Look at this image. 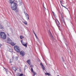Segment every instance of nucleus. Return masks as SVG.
Returning <instances> with one entry per match:
<instances>
[{
    "instance_id": "f257e3e1",
    "label": "nucleus",
    "mask_w": 76,
    "mask_h": 76,
    "mask_svg": "<svg viewBox=\"0 0 76 76\" xmlns=\"http://www.w3.org/2000/svg\"><path fill=\"white\" fill-rule=\"evenodd\" d=\"M0 38L3 39H6V35L4 32H0Z\"/></svg>"
},
{
    "instance_id": "f03ea898",
    "label": "nucleus",
    "mask_w": 76,
    "mask_h": 76,
    "mask_svg": "<svg viewBox=\"0 0 76 76\" xmlns=\"http://www.w3.org/2000/svg\"><path fill=\"white\" fill-rule=\"evenodd\" d=\"M16 4H11V6L12 10H16L17 9V7H16Z\"/></svg>"
},
{
    "instance_id": "7ed1b4c3",
    "label": "nucleus",
    "mask_w": 76,
    "mask_h": 76,
    "mask_svg": "<svg viewBox=\"0 0 76 76\" xmlns=\"http://www.w3.org/2000/svg\"><path fill=\"white\" fill-rule=\"evenodd\" d=\"M14 48L15 50L18 53H19V52L20 51V49H19V47L18 46H15Z\"/></svg>"
},
{
    "instance_id": "20e7f679",
    "label": "nucleus",
    "mask_w": 76,
    "mask_h": 76,
    "mask_svg": "<svg viewBox=\"0 0 76 76\" xmlns=\"http://www.w3.org/2000/svg\"><path fill=\"white\" fill-rule=\"evenodd\" d=\"M55 22L58 28H60V23H59V22L58 21V20H55Z\"/></svg>"
},
{
    "instance_id": "39448f33",
    "label": "nucleus",
    "mask_w": 76,
    "mask_h": 76,
    "mask_svg": "<svg viewBox=\"0 0 76 76\" xmlns=\"http://www.w3.org/2000/svg\"><path fill=\"white\" fill-rule=\"evenodd\" d=\"M49 35H50L52 40H54V37H53V35H52V34H51V31H50L49 32Z\"/></svg>"
},
{
    "instance_id": "423d86ee",
    "label": "nucleus",
    "mask_w": 76,
    "mask_h": 76,
    "mask_svg": "<svg viewBox=\"0 0 76 76\" xmlns=\"http://www.w3.org/2000/svg\"><path fill=\"white\" fill-rule=\"evenodd\" d=\"M20 55L22 56V57H23L25 54V53L24 52V51H22L20 52Z\"/></svg>"
},
{
    "instance_id": "0eeeda50",
    "label": "nucleus",
    "mask_w": 76,
    "mask_h": 76,
    "mask_svg": "<svg viewBox=\"0 0 76 76\" xmlns=\"http://www.w3.org/2000/svg\"><path fill=\"white\" fill-rule=\"evenodd\" d=\"M21 42L22 45H23V46H24L25 47H26H26H27V43H26V44H25V43H23V42H22V40L21 41Z\"/></svg>"
},
{
    "instance_id": "6e6552de",
    "label": "nucleus",
    "mask_w": 76,
    "mask_h": 76,
    "mask_svg": "<svg viewBox=\"0 0 76 76\" xmlns=\"http://www.w3.org/2000/svg\"><path fill=\"white\" fill-rule=\"evenodd\" d=\"M7 42L9 44H11V43H12V40L10 39V38H8L7 39Z\"/></svg>"
},
{
    "instance_id": "1a4fd4ad",
    "label": "nucleus",
    "mask_w": 76,
    "mask_h": 76,
    "mask_svg": "<svg viewBox=\"0 0 76 76\" xmlns=\"http://www.w3.org/2000/svg\"><path fill=\"white\" fill-rule=\"evenodd\" d=\"M40 65L41 66H42L43 70H45V67L44 66V65H43V64H42V63H41Z\"/></svg>"
},
{
    "instance_id": "9d476101",
    "label": "nucleus",
    "mask_w": 76,
    "mask_h": 76,
    "mask_svg": "<svg viewBox=\"0 0 76 76\" xmlns=\"http://www.w3.org/2000/svg\"><path fill=\"white\" fill-rule=\"evenodd\" d=\"M10 3L11 4H16L14 2V1H15V0H10Z\"/></svg>"
},
{
    "instance_id": "9b49d317",
    "label": "nucleus",
    "mask_w": 76,
    "mask_h": 76,
    "mask_svg": "<svg viewBox=\"0 0 76 76\" xmlns=\"http://www.w3.org/2000/svg\"><path fill=\"white\" fill-rule=\"evenodd\" d=\"M12 59H14L15 60H18V57H16L14 58V56L12 57Z\"/></svg>"
},
{
    "instance_id": "f8f14e48",
    "label": "nucleus",
    "mask_w": 76,
    "mask_h": 76,
    "mask_svg": "<svg viewBox=\"0 0 76 76\" xmlns=\"http://www.w3.org/2000/svg\"><path fill=\"white\" fill-rule=\"evenodd\" d=\"M4 29V26L1 24H0V29Z\"/></svg>"
},
{
    "instance_id": "ddd939ff",
    "label": "nucleus",
    "mask_w": 76,
    "mask_h": 76,
    "mask_svg": "<svg viewBox=\"0 0 76 76\" xmlns=\"http://www.w3.org/2000/svg\"><path fill=\"white\" fill-rule=\"evenodd\" d=\"M8 50H9V51H10V52H13V49H12L10 48H9L8 49Z\"/></svg>"
},
{
    "instance_id": "4468645a",
    "label": "nucleus",
    "mask_w": 76,
    "mask_h": 76,
    "mask_svg": "<svg viewBox=\"0 0 76 76\" xmlns=\"http://www.w3.org/2000/svg\"><path fill=\"white\" fill-rule=\"evenodd\" d=\"M30 60L29 59V60H28V61H27V63L28 64H30Z\"/></svg>"
},
{
    "instance_id": "2eb2a0df",
    "label": "nucleus",
    "mask_w": 76,
    "mask_h": 76,
    "mask_svg": "<svg viewBox=\"0 0 76 76\" xmlns=\"http://www.w3.org/2000/svg\"><path fill=\"white\" fill-rule=\"evenodd\" d=\"M62 22L63 25H65V23H64V20L62 19Z\"/></svg>"
},
{
    "instance_id": "dca6fc26",
    "label": "nucleus",
    "mask_w": 76,
    "mask_h": 76,
    "mask_svg": "<svg viewBox=\"0 0 76 76\" xmlns=\"http://www.w3.org/2000/svg\"><path fill=\"white\" fill-rule=\"evenodd\" d=\"M12 69L15 71V72H16V68L15 67H12Z\"/></svg>"
},
{
    "instance_id": "f3484780",
    "label": "nucleus",
    "mask_w": 76,
    "mask_h": 76,
    "mask_svg": "<svg viewBox=\"0 0 76 76\" xmlns=\"http://www.w3.org/2000/svg\"><path fill=\"white\" fill-rule=\"evenodd\" d=\"M20 39H22V38H24V37H23V36H20Z\"/></svg>"
},
{
    "instance_id": "a211bd4d",
    "label": "nucleus",
    "mask_w": 76,
    "mask_h": 76,
    "mask_svg": "<svg viewBox=\"0 0 76 76\" xmlns=\"http://www.w3.org/2000/svg\"><path fill=\"white\" fill-rule=\"evenodd\" d=\"M11 45L12 46H14V45H15V43H14V42H11Z\"/></svg>"
},
{
    "instance_id": "6ab92c4d",
    "label": "nucleus",
    "mask_w": 76,
    "mask_h": 76,
    "mask_svg": "<svg viewBox=\"0 0 76 76\" xmlns=\"http://www.w3.org/2000/svg\"><path fill=\"white\" fill-rule=\"evenodd\" d=\"M16 13H18L19 12V9H17L15 11Z\"/></svg>"
},
{
    "instance_id": "aec40b11",
    "label": "nucleus",
    "mask_w": 76,
    "mask_h": 76,
    "mask_svg": "<svg viewBox=\"0 0 76 76\" xmlns=\"http://www.w3.org/2000/svg\"><path fill=\"white\" fill-rule=\"evenodd\" d=\"M65 44L66 45V46H68V42H67V41L65 42Z\"/></svg>"
},
{
    "instance_id": "412c9836",
    "label": "nucleus",
    "mask_w": 76,
    "mask_h": 76,
    "mask_svg": "<svg viewBox=\"0 0 76 76\" xmlns=\"http://www.w3.org/2000/svg\"><path fill=\"white\" fill-rule=\"evenodd\" d=\"M28 69V66H27L25 65L24 67L25 70V69Z\"/></svg>"
},
{
    "instance_id": "4be33fe9",
    "label": "nucleus",
    "mask_w": 76,
    "mask_h": 76,
    "mask_svg": "<svg viewBox=\"0 0 76 76\" xmlns=\"http://www.w3.org/2000/svg\"><path fill=\"white\" fill-rule=\"evenodd\" d=\"M61 58L62 59V61H63V62H64L65 61L64 60V58H63V57H62Z\"/></svg>"
},
{
    "instance_id": "5701e85b",
    "label": "nucleus",
    "mask_w": 76,
    "mask_h": 76,
    "mask_svg": "<svg viewBox=\"0 0 76 76\" xmlns=\"http://www.w3.org/2000/svg\"><path fill=\"white\" fill-rule=\"evenodd\" d=\"M31 71L32 72H33V71H34V70L33 69H32V68H31Z\"/></svg>"
},
{
    "instance_id": "b1692460",
    "label": "nucleus",
    "mask_w": 76,
    "mask_h": 76,
    "mask_svg": "<svg viewBox=\"0 0 76 76\" xmlns=\"http://www.w3.org/2000/svg\"><path fill=\"white\" fill-rule=\"evenodd\" d=\"M34 35H35L37 39H38V37H37V35H36V34H35V33H34Z\"/></svg>"
},
{
    "instance_id": "393cba45",
    "label": "nucleus",
    "mask_w": 76,
    "mask_h": 76,
    "mask_svg": "<svg viewBox=\"0 0 76 76\" xmlns=\"http://www.w3.org/2000/svg\"><path fill=\"white\" fill-rule=\"evenodd\" d=\"M23 76V74H21L19 75V76Z\"/></svg>"
},
{
    "instance_id": "a878e982",
    "label": "nucleus",
    "mask_w": 76,
    "mask_h": 76,
    "mask_svg": "<svg viewBox=\"0 0 76 76\" xmlns=\"http://www.w3.org/2000/svg\"><path fill=\"white\" fill-rule=\"evenodd\" d=\"M52 12L54 16H55V13H54L53 11H52Z\"/></svg>"
},
{
    "instance_id": "bb28decb",
    "label": "nucleus",
    "mask_w": 76,
    "mask_h": 76,
    "mask_svg": "<svg viewBox=\"0 0 76 76\" xmlns=\"http://www.w3.org/2000/svg\"><path fill=\"white\" fill-rule=\"evenodd\" d=\"M34 75L35 76L36 75V73H35L34 72H33Z\"/></svg>"
},
{
    "instance_id": "cd10ccee",
    "label": "nucleus",
    "mask_w": 76,
    "mask_h": 76,
    "mask_svg": "<svg viewBox=\"0 0 76 76\" xmlns=\"http://www.w3.org/2000/svg\"><path fill=\"white\" fill-rule=\"evenodd\" d=\"M30 67L31 68H32V67H33V65H31L30 66Z\"/></svg>"
},
{
    "instance_id": "c85d7f7f",
    "label": "nucleus",
    "mask_w": 76,
    "mask_h": 76,
    "mask_svg": "<svg viewBox=\"0 0 76 76\" xmlns=\"http://www.w3.org/2000/svg\"><path fill=\"white\" fill-rule=\"evenodd\" d=\"M46 75H48V76H50V74H49V73H46Z\"/></svg>"
},
{
    "instance_id": "c756f323",
    "label": "nucleus",
    "mask_w": 76,
    "mask_h": 76,
    "mask_svg": "<svg viewBox=\"0 0 76 76\" xmlns=\"http://www.w3.org/2000/svg\"><path fill=\"white\" fill-rule=\"evenodd\" d=\"M22 3L21 2L20 3V5H22Z\"/></svg>"
},
{
    "instance_id": "7c9ffc66",
    "label": "nucleus",
    "mask_w": 76,
    "mask_h": 76,
    "mask_svg": "<svg viewBox=\"0 0 76 76\" xmlns=\"http://www.w3.org/2000/svg\"><path fill=\"white\" fill-rule=\"evenodd\" d=\"M63 7H64L65 8V9H67V8H66V7H65V6H63Z\"/></svg>"
},
{
    "instance_id": "2f4dec72",
    "label": "nucleus",
    "mask_w": 76,
    "mask_h": 76,
    "mask_svg": "<svg viewBox=\"0 0 76 76\" xmlns=\"http://www.w3.org/2000/svg\"><path fill=\"white\" fill-rule=\"evenodd\" d=\"M61 17H62V18H61V20H62V19H63V16H62V14H61Z\"/></svg>"
},
{
    "instance_id": "473e14b6",
    "label": "nucleus",
    "mask_w": 76,
    "mask_h": 76,
    "mask_svg": "<svg viewBox=\"0 0 76 76\" xmlns=\"http://www.w3.org/2000/svg\"><path fill=\"white\" fill-rule=\"evenodd\" d=\"M6 73L7 74V75H8V74H9V73H9V72H7Z\"/></svg>"
},
{
    "instance_id": "72a5a7b5",
    "label": "nucleus",
    "mask_w": 76,
    "mask_h": 76,
    "mask_svg": "<svg viewBox=\"0 0 76 76\" xmlns=\"http://www.w3.org/2000/svg\"><path fill=\"white\" fill-rule=\"evenodd\" d=\"M25 24V25H27V22H25L24 23Z\"/></svg>"
},
{
    "instance_id": "f704fd0d",
    "label": "nucleus",
    "mask_w": 76,
    "mask_h": 76,
    "mask_svg": "<svg viewBox=\"0 0 76 76\" xmlns=\"http://www.w3.org/2000/svg\"><path fill=\"white\" fill-rule=\"evenodd\" d=\"M33 33H34V34H35V33H35V31H33Z\"/></svg>"
},
{
    "instance_id": "c9c22d12",
    "label": "nucleus",
    "mask_w": 76,
    "mask_h": 76,
    "mask_svg": "<svg viewBox=\"0 0 76 76\" xmlns=\"http://www.w3.org/2000/svg\"><path fill=\"white\" fill-rule=\"evenodd\" d=\"M60 3L61 4V3H62V1H60Z\"/></svg>"
},
{
    "instance_id": "e433bc0d",
    "label": "nucleus",
    "mask_w": 76,
    "mask_h": 76,
    "mask_svg": "<svg viewBox=\"0 0 76 76\" xmlns=\"http://www.w3.org/2000/svg\"><path fill=\"white\" fill-rule=\"evenodd\" d=\"M61 4L62 5V6H63H63H64L63 5V4Z\"/></svg>"
},
{
    "instance_id": "4c0bfd02",
    "label": "nucleus",
    "mask_w": 76,
    "mask_h": 76,
    "mask_svg": "<svg viewBox=\"0 0 76 76\" xmlns=\"http://www.w3.org/2000/svg\"><path fill=\"white\" fill-rule=\"evenodd\" d=\"M28 19L29 20V17H28Z\"/></svg>"
},
{
    "instance_id": "58836bf2",
    "label": "nucleus",
    "mask_w": 76,
    "mask_h": 76,
    "mask_svg": "<svg viewBox=\"0 0 76 76\" xmlns=\"http://www.w3.org/2000/svg\"><path fill=\"white\" fill-rule=\"evenodd\" d=\"M54 17L56 18V15H55V16Z\"/></svg>"
},
{
    "instance_id": "ea45409f",
    "label": "nucleus",
    "mask_w": 76,
    "mask_h": 76,
    "mask_svg": "<svg viewBox=\"0 0 76 76\" xmlns=\"http://www.w3.org/2000/svg\"><path fill=\"white\" fill-rule=\"evenodd\" d=\"M26 15H28H28H27V13H26Z\"/></svg>"
},
{
    "instance_id": "a19ab883",
    "label": "nucleus",
    "mask_w": 76,
    "mask_h": 76,
    "mask_svg": "<svg viewBox=\"0 0 76 76\" xmlns=\"http://www.w3.org/2000/svg\"><path fill=\"white\" fill-rule=\"evenodd\" d=\"M1 45L0 44V47H1Z\"/></svg>"
},
{
    "instance_id": "79ce46f5",
    "label": "nucleus",
    "mask_w": 76,
    "mask_h": 76,
    "mask_svg": "<svg viewBox=\"0 0 76 76\" xmlns=\"http://www.w3.org/2000/svg\"><path fill=\"white\" fill-rule=\"evenodd\" d=\"M10 63H12V62L10 61Z\"/></svg>"
},
{
    "instance_id": "37998d69",
    "label": "nucleus",
    "mask_w": 76,
    "mask_h": 76,
    "mask_svg": "<svg viewBox=\"0 0 76 76\" xmlns=\"http://www.w3.org/2000/svg\"><path fill=\"white\" fill-rule=\"evenodd\" d=\"M6 72H7V70H6Z\"/></svg>"
},
{
    "instance_id": "c03bdc74",
    "label": "nucleus",
    "mask_w": 76,
    "mask_h": 76,
    "mask_svg": "<svg viewBox=\"0 0 76 76\" xmlns=\"http://www.w3.org/2000/svg\"><path fill=\"white\" fill-rule=\"evenodd\" d=\"M44 8H45V7H44Z\"/></svg>"
},
{
    "instance_id": "a18cd8bd",
    "label": "nucleus",
    "mask_w": 76,
    "mask_h": 76,
    "mask_svg": "<svg viewBox=\"0 0 76 76\" xmlns=\"http://www.w3.org/2000/svg\"><path fill=\"white\" fill-rule=\"evenodd\" d=\"M75 1H76V0H75Z\"/></svg>"
},
{
    "instance_id": "49530a36",
    "label": "nucleus",
    "mask_w": 76,
    "mask_h": 76,
    "mask_svg": "<svg viewBox=\"0 0 76 76\" xmlns=\"http://www.w3.org/2000/svg\"><path fill=\"white\" fill-rule=\"evenodd\" d=\"M26 13H26H25V14Z\"/></svg>"
},
{
    "instance_id": "de8ad7c7",
    "label": "nucleus",
    "mask_w": 76,
    "mask_h": 76,
    "mask_svg": "<svg viewBox=\"0 0 76 76\" xmlns=\"http://www.w3.org/2000/svg\"><path fill=\"white\" fill-rule=\"evenodd\" d=\"M26 13H26H25V14Z\"/></svg>"
},
{
    "instance_id": "09e8293b",
    "label": "nucleus",
    "mask_w": 76,
    "mask_h": 76,
    "mask_svg": "<svg viewBox=\"0 0 76 76\" xmlns=\"http://www.w3.org/2000/svg\"><path fill=\"white\" fill-rule=\"evenodd\" d=\"M26 13H26H25V14Z\"/></svg>"
}]
</instances>
